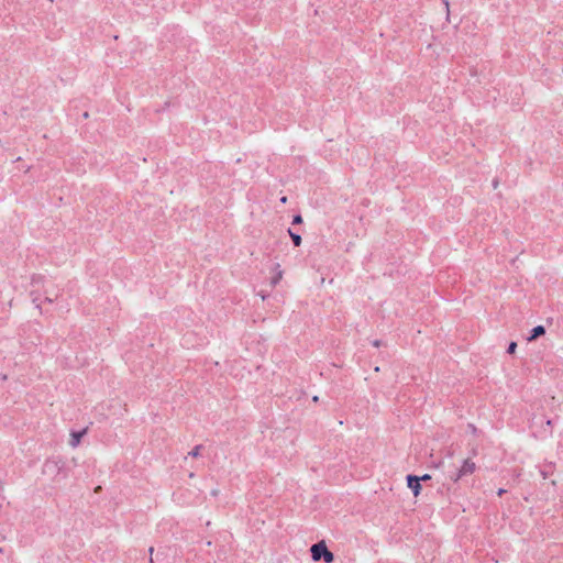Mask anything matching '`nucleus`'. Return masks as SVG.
Returning a JSON list of instances; mask_svg holds the SVG:
<instances>
[{
	"label": "nucleus",
	"mask_w": 563,
	"mask_h": 563,
	"mask_svg": "<svg viewBox=\"0 0 563 563\" xmlns=\"http://www.w3.org/2000/svg\"><path fill=\"white\" fill-rule=\"evenodd\" d=\"M287 233H288V235L291 240V243L295 247H298L301 245L302 239L298 232L294 231L291 228H288Z\"/></svg>",
	"instance_id": "8"
},
{
	"label": "nucleus",
	"mask_w": 563,
	"mask_h": 563,
	"mask_svg": "<svg viewBox=\"0 0 563 563\" xmlns=\"http://www.w3.org/2000/svg\"><path fill=\"white\" fill-rule=\"evenodd\" d=\"M497 186H498V179H494V180H493V187H494V188H497Z\"/></svg>",
	"instance_id": "27"
},
{
	"label": "nucleus",
	"mask_w": 563,
	"mask_h": 563,
	"mask_svg": "<svg viewBox=\"0 0 563 563\" xmlns=\"http://www.w3.org/2000/svg\"><path fill=\"white\" fill-rule=\"evenodd\" d=\"M89 427H84L81 429H70L69 432V445L71 448H77L81 444V441L85 435L88 434Z\"/></svg>",
	"instance_id": "4"
},
{
	"label": "nucleus",
	"mask_w": 563,
	"mask_h": 563,
	"mask_svg": "<svg viewBox=\"0 0 563 563\" xmlns=\"http://www.w3.org/2000/svg\"><path fill=\"white\" fill-rule=\"evenodd\" d=\"M101 490H102L101 486H97V487H95L93 493L98 494V493H101Z\"/></svg>",
	"instance_id": "26"
},
{
	"label": "nucleus",
	"mask_w": 563,
	"mask_h": 563,
	"mask_svg": "<svg viewBox=\"0 0 563 563\" xmlns=\"http://www.w3.org/2000/svg\"><path fill=\"white\" fill-rule=\"evenodd\" d=\"M407 487L411 493H420L422 490V484L420 477L416 474L406 475Z\"/></svg>",
	"instance_id": "5"
},
{
	"label": "nucleus",
	"mask_w": 563,
	"mask_h": 563,
	"mask_svg": "<svg viewBox=\"0 0 563 563\" xmlns=\"http://www.w3.org/2000/svg\"><path fill=\"white\" fill-rule=\"evenodd\" d=\"M30 297L32 298V302L35 305V308L42 313L41 292L38 290H31Z\"/></svg>",
	"instance_id": "9"
},
{
	"label": "nucleus",
	"mask_w": 563,
	"mask_h": 563,
	"mask_svg": "<svg viewBox=\"0 0 563 563\" xmlns=\"http://www.w3.org/2000/svg\"><path fill=\"white\" fill-rule=\"evenodd\" d=\"M303 223V218L300 212H297L292 216L291 224L292 225H300Z\"/></svg>",
	"instance_id": "12"
},
{
	"label": "nucleus",
	"mask_w": 563,
	"mask_h": 563,
	"mask_svg": "<svg viewBox=\"0 0 563 563\" xmlns=\"http://www.w3.org/2000/svg\"><path fill=\"white\" fill-rule=\"evenodd\" d=\"M496 493H509L506 488L499 487Z\"/></svg>",
	"instance_id": "24"
},
{
	"label": "nucleus",
	"mask_w": 563,
	"mask_h": 563,
	"mask_svg": "<svg viewBox=\"0 0 563 563\" xmlns=\"http://www.w3.org/2000/svg\"><path fill=\"white\" fill-rule=\"evenodd\" d=\"M312 401H313V402H316V404H318V402L320 401L319 396L314 395V396L312 397Z\"/></svg>",
	"instance_id": "25"
},
{
	"label": "nucleus",
	"mask_w": 563,
	"mask_h": 563,
	"mask_svg": "<svg viewBox=\"0 0 563 563\" xmlns=\"http://www.w3.org/2000/svg\"><path fill=\"white\" fill-rule=\"evenodd\" d=\"M547 428H544V431H549V432H552V428H553V420L551 418H547L545 421H544Z\"/></svg>",
	"instance_id": "17"
},
{
	"label": "nucleus",
	"mask_w": 563,
	"mask_h": 563,
	"mask_svg": "<svg viewBox=\"0 0 563 563\" xmlns=\"http://www.w3.org/2000/svg\"><path fill=\"white\" fill-rule=\"evenodd\" d=\"M467 430L473 435H478V433L481 432L479 429L474 423H468L467 424Z\"/></svg>",
	"instance_id": "14"
},
{
	"label": "nucleus",
	"mask_w": 563,
	"mask_h": 563,
	"mask_svg": "<svg viewBox=\"0 0 563 563\" xmlns=\"http://www.w3.org/2000/svg\"><path fill=\"white\" fill-rule=\"evenodd\" d=\"M547 333V329L544 325L539 324L530 329L526 340L528 342L537 341L539 338L543 336Z\"/></svg>",
	"instance_id": "6"
},
{
	"label": "nucleus",
	"mask_w": 563,
	"mask_h": 563,
	"mask_svg": "<svg viewBox=\"0 0 563 563\" xmlns=\"http://www.w3.org/2000/svg\"><path fill=\"white\" fill-rule=\"evenodd\" d=\"M287 201H288L287 196H282V197H279V202H280V203L285 205V203H287Z\"/></svg>",
	"instance_id": "20"
},
{
	"label": "nucleus",
	"mask_w": 563,
	"mask_h": 563,
	"mask_svg": "<svg viewBox=\"0 0 563 563\" xmlns=\"http://www.w3.org/2000/svg\"><path fill=\"white\" fill-rule=\"evenodd\" d=\"M476 463L471 457H466L462 461L460 467L451 472L450 479L453 483L463 481L466 476L472 475L476 471Z\"/></svg>",
	"instance_id": "2"
},
{
	"label": "nucleus",
	"mask_w": 563,
	"mask_h": 563,
	"mask_svg": "<svg viewBox=\"0 0 563 563\" xmlns=\"http://www.w3.org/2000/svg\"><path fill=\"white\" fill-rule=\"evenodd\" d=\"M311 558L313 561L324 560L325 563L334 561V554L328 550L324 541H320L310 548Z\"/></svg>",
	"instance_id": "3"
},
{
	"label": "nucleus",
	"mask_w": 563,
	"mask_h": 563,
	"mask_svg": "<svg viewBox=\"0 0 563 563\" xmlns=\"http://www.w3.org/2000/svg\"><path fill=\"white\" fill-rule=\"evenodd\" d=\"M45 280H46V277L42 274L34 273L31 275V285L32 286H42V285H44Z\"/></svg>",
	"instance_id": "10"
},
{
	"label": "nucleus",
	"mask_w": 563,
	"mask_h": 563,
	"mask_svg": "<svg viewBox=\"0 0 563 563\" xmlns=\"http://www.w3.org/2000/svg\"><path fill=\"white\" fill-rule=\"evenodd\" d=\"M71 461L63 455L47 457L42 466V473L54 481L65 479L71 471ZM75 464V460H73Z\"/></svg>",
	"instance_id": "1"
},
{
	"label": "nucleus",
	"mask_w": 563,
	"mask_h": 563,
	"mask_svg": "<svg viewBox=\"0 0 563 563\" xmlns=\"http://www.w3.org/2000/svg\"><path fill=\"white\" fill-rule=\"evenodd\" d=\"M371 344L374 346V347H382V346H386V342L380 340V339H375L373 341H371Z\"/></svg>",
	"instance_id": "16"
},
{
	"label": "nucleus",
	"mask_w": 563,
	"mask_h": 563,
	"mask_svg": "<svg viewBox=\"0 0 563 563\" xmlns=\"http://www.w3.org/2000/svg\"><path fill=\"white\" fill-rule=\"evenodd\" d=\"M43 301H44V302H47V303H52V302H54V300H53L51 297H48V296H45V297H44V299H43Z\"/></svg>",
	"instance_id": "22"
},
{
	"label": "nucleus",
	"mask_w": 563,
	"mask_h": 563,
	"mask_svg": "<svg viewBox=\"0 0 563 563\" xmlns=\"http://www.w3.org/2000/svg\"><path fill=\"white\" fill-rule=\"evenodd\" d=\"M282 275H283V272H282V271L277 272V273H276V274L271 278V285H272V286H276V285L280 282V279H282Z\"/></svg>",
	"instance_id": "13"
},
{
	"label": "nucleus",
	"mask_w": 563,
	"mask_h": 563,
	"mask_svg": "<svg viewBox=\"0 0 563 563\" xmlns=\"http://www.w3.org/2000/svg\"><path fill=\"white\" fill-rule=\"evenodd\" d=\"M257 295L261 296V298L263 300H265L268 297V295L266 292H264V291H260V292H257Z\"/></svg>",
	"instance_id": "21"
},
{
	"label": "nucleus",
	"mask_w": 563,
	"mask_h": 563,
	"mask_svg": "<svg viewBox=\"0 0 563 563\" xmlns=\"http://www.w3.org/2000/svg\"><path fill=\"white\" fill-rule=\"evenodd\" d=\"M517 342L516 341H510L507 345V349H506V353L509 354V355H515L516 354V350H517Z\"/></svg>",
	"instance_id": "11"
},
{
	"label": "nucleus",
	"mask_w": 563,
	"mask_h": 563,
	"mask_svg": "<svg viewBox=\"0 0 563 563\" xmlns=\"http://www.w3.org/2000/svg\"><path fill=\"white\" fill-rule=\"evenodd\" d=\"M0 378H1L2 380H7L8 376H7V374H1V375H0Z\"/></svg>",
	"instance_id": "28"
},
{
	"label": "nucleus",
	"mask_w": 563,
	"mask_h": 563,
	"mask_svg": "<svg viewBox=\"0 0 563 563\" xmlns=\"http://www.w3.org/2000/svg\"><path fill=\"white\" fill-rule=\"evenodd\" d=\"M442 464H443V462H442V461H439V462H437V463H435V462H433V463H432V466H433V467H439V466H440V465H442Z\"/></svg>",
	"instance_id": "23"
},
{
	"label": "nucleus",
	"mask_w": 563,
	"mask_h": 563,
	"mask_svg": "<svg viewBox=\"0 0 563 563\" xmlns=\"http://www.w3.org/2000/svg\"><path fill=\"white\" fill-rule=\"evenodd\" d=\"M169 106H170V102L166 101L159 109L156 110V112H158V113L164 112L169 108Z\"/></svg>",
	"instance_id": "18"
},
{
	"label": "nucleus",
	"mask_w": 563,
	"mask_h": 563,
	"mask_svg": "<svg viewBox=\"0 0 563 563\" xmlns=\"http://www.w3.org/2000/svg\"><path fill=\"white\" fill-rule=\"evenodd\" d=\"M476 453H477L476 449H473V450H472V454H473V455H476Z\"/></svg>",
	"instance_id": "29"
},
{
	"label": "nucleus",
	"mask_w": 563,
	"mask_h": 563,
	"mask_svg": "<svg viewBox=\"0 0 563 563\" xmlns=\"http://www.w3.org/2000/svg\"><path fill=\"white\" fill-rule=\"evenodd\" d=\"M420 477V482H427V481H430L432 478V476L430 474H423Z\"/></svg>",
	"instance_id": "19"
},
{
	"label": "nucleus",
	"mask_w": 563,
	"mask_h": 563,
	"mask_svg": "<svg viewBox=\"0 0 563 563\" xmlns=\"http://www.w3.org/2000/svg\"><path fill=\"white\" fill-rule=\"evenodd\" d=\"M88 115H89L88 112L84 113V118H88Z\"/></svg>",
	"instance_id": "30"
},
{
	"label": "nucleus",
	"mask_w": 563,
	"mask_h": 563,
	"mask_svg": "<svg viewBox=\"0 0 563 563\" xmlns=\"http://www.w3.org/2000/svg\"><path fill=\"white\" fill-rule=\"evenodd\" d=\"M205 450L203 444H196L185 456V461H187L188 457L191 459H198L202 456V451Z\"/></svg>",
	"instance_id": "7"
},
{
	"label": "nucleus",
	"mask_w": 563,
	"mask_h": 563,
	"mask_svg": "<svg viewBox=\"0 0 563 563\" xmlns=\"http://www.w3.org/2000/svg\"><path fill=\"white\" fill-rule=\"evenodd\" d=\"M445 8L446 21L450 22V0H441Z\"/></svg>",
	"instance_id": "15"
},
{
	"label": "nucleus",
	"mask_w": 563,
	"mask_h": 563,
	"mask_svg": "<svg viewBox=\"0 0 563 563\" xmlns=\"http://www.w3.org/2000/svg\"><path fill=\"white\" fill-rule=\"evenodd\" d=\"M210 493L216 494V493H218V490L217 489H212Z\"/></svg>",
	"instance_id": "31"
}]
</instances>
